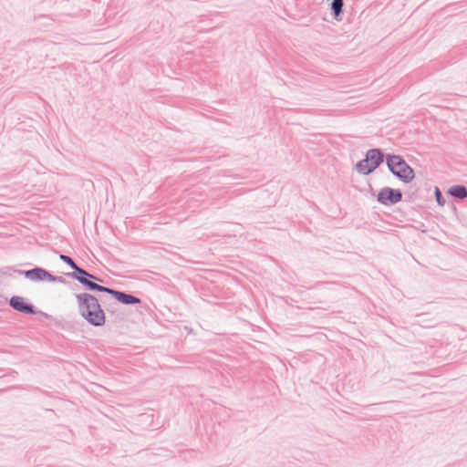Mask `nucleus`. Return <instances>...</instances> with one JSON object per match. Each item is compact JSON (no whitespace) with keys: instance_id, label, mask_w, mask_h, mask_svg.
<instances>
[{"instance_id":"f03ea898","label":"nucleus","mask_w":467,"mask_h":467,"mask_svg":"<svg viewBox=\"0 0 467 467\" xmlns=\"http://www.w3.org/2000/svg\"><path fill=\"white\" fill-rule=\"evenodd\" d=\"M387 164L389 170L401 181L409 182L414 178L413 170L400 156H389Z\"/></svg>"},{"instance_id":"423d86ee","label":"nucleus","mask_w":467,"mask_h":467,"mask_svg":"<svg viewBox=\"0 0 467 467\" xmlns=\"http://www.w3.org/2000/svg\"><path fill=\"white\" fill-rule=\"evenodd\" d=\"M9 304L11 307L16 309V311L26 313V314H33L34 313V307L33 306L27 301L26 298L19 296H15L10 298Z\"/></svg>"},{"instance_id":"9d476101","label":"nucleus","mask_w":467,"mask_h":467,"mask_svg":"<svg viewBox=\"0 0 467 467\" xmlns=\"http://www.w3.org/2000/svg\"><path fill=\"white\" fill-rule=\"evenodd\" d=\"M85 285L90 290H98V291L106 292V293H109V288L97 285L89 280L88 282H85Z\"/></svg>"},{"instance_id":"7ed1b4c3","label":"nucleus","mask_w":467,"mask_h":467,"mask_svg":"<svg viewBox=\"0 0 467 467\" xmlns=\"http://www.w3.org/2000/svg\"><path fill=\"white\" fill-rule=\"evenodd\" d=\"M382 161V154L378 150L368 151L364 160L357 164L358 171L362 174H368L373 171Z\"/></svg>"},{"instance_id":"6e6552de","label":"nucleus","mask_w":467,"mask_h":467,"mask_svg":"<svg viewBox=\"0 0 467 467\" xmlns=\"http://www.w3.org/2000/svg\"><path fill=\"white\" fill-rule=\"evenodd\" d=\"M61 260H63L65 263H67V265H69L73 269H75L78 274L82 275H88L89 277H92L93 278V275L88 274L86 271L78 268L76 264L73 262V260L67 256V255H61L60 256Z\"/></svg>"},{"instance_id":"0eeeda50","label":"nucleus","mask_w":467,"mask_h":467,"mask_svg":"<svg viewBox=\"0 0 467 467\" xmlns=\"http://www.w3.org/2000/svg\"><path fill=\"white\" fill-rule=\"evenodd\" d=\"M109 294L112 295L118 301L122 304H138L140 300L131 295H127L119 291L109 289Z\"/></svg>"},{"instance_id":"ddd939ff","label":"nucleus","mask_w":467,"mask_h":467,"mask_svg":"<svg viewBox=\"0 0 467 467\" xmlns=\"http://www.w3.org/2000/svg\"><path fill=\"white\" fill-rule=\"evenodd\" d=\"M77 278H78V280L81 284H83V285H85V282H88V280L86 277H84V276H77Z\"/></svg>"},{"instance_id":"f8f14e48","label":"nucleus","mask_w":467,"mask_h":467,"mask_svg":"<svg viewBox=\"0 0 467 467\" xmlns=\"http://www.w3.org/2000/svg\"><path fill=\"white\" fill-rule=\"evenodd\" d=\"M435 195H436V198H437L438 202H439L441 205H442V204H443V202H441V192L439 191V189H436V191H435Z\"/></svg>"},{"instance_id":"20e7f679","label":"nucleus","mask_w":467,"mask_h":467,"mask_svg":"<svg viewBox=\"0 0 467 467\" xmlns=\"http://www.w3.org/2000/svg\"><path fill=\"white\" fill-rule=\"evenodd\" d=\"M402 198L400 191L389 187L382 188L378 194V201L384 205L399 202Z\"/></svg>"},{"instance_id":"f257e3e1","label":"nucleus","mask_w":467,"mask_h":467,"mask_svg":"<svg viewBox=\"0 0 467 467\" xmlns=\"http://www.w3.org/2000/svg\"><path fill=\"white\" fill-rule=\"evenodd\" d=\"M81 315L92 325L101 326L105 322V315L98 299L89 294L77 296Z\"/></svg>"},{"instance_id":"1a4fd4ad","label":"nucleus","mask_w":467,"mask_h":467,"mask_svg":"<svg viewBox=\"0 0 467 467\" xmlns=\"http://www.w3.org/2000/svg\"><path fill=\"white\" fill-rule=\"evenodd\" d=\"M449 192L455 197L460 199L465 198L467 196V190L463 186H454L450 189Z\"/></svg>"},{"instance_id":"39448f33","label":"nucleus","mask_w":467,"mask_h":467,"mask_svg":"<svg viewBox=\"0 0 467 467\" xmlns=\"http://www.w3.org/2000/svg\"><path fill=\"white\" fill-rule=\"evenodd\" d=\"M25 276L31 281H56V277L43 268H34L32 270L26 271Z\"/></svg>"},{"instance_id":"9b49d317","label":"nucleus","mask_w":467,"mask_h":467,"mask_svg":"<svg viewBox=\"0 0 467 467\" xmlns=\"http://www.w3.org/2000/svg\"><path fill=\"white\" fill-rule=\"evenodd\" d=\"M342 6H343V0H333L332 7L334 9L336 16H337L341 12Z\"/></svg>"}]
</instances>
